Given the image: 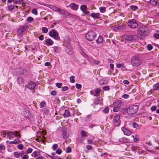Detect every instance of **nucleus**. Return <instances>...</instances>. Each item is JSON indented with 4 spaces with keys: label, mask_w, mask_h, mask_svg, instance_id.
Listing matches in <instances>:
<instances>
[{
    "label": "nucleus",
    "mask_w": 159,
    "mask_h": 159,
    "mask_svg": "<svg viewBox=\"0 0 159 159\" xmlns=\"http://www.w3.org/2000/svg\"><path fill=\"white\" fill-rule=\"evenodd\" d=\"M34 18L31 16L28 17L27 19V21L29 22H30L34 20Z\"/></svg>",
    "instance_id": "a18cd8bd"
},
{
    "label": "nucleus",
    "mask_w": 159,
    "mask_h": 159,
    "mask_svg": "<svg viewBox=\"0 0 159 159\" xmlns=\"http://www.w3.org/2000/svg\"><path fill=\"white\" fill-rule=\"evenodd\" d=\"M84 138L82 137L81 138H78L77 139V141L79 143H82L84 142Z\"/></svg>",
    "instance_id": "7c9ffc66"
},
{
    "label": "nucleus",
    "mask_w": 159,
    "mask_h": 159,
    "mask_svg": "<svg viewBox=\"0 0 159 159\" xmlns=\"http://www.w3.org/2000/svg\"><path fill=\"white\" fill-rule=\"evenodd\" d=\"M121 130L123 132L124 134L126 135L129 136L132 133V132L131 131L127 129L125 127H122L121 128Z\"/></svg>",
    "instance_id": "9b49d317"
},
{
    "label": "nucleus",
    "mask_w": 159,
    "mask_h": 159,
    "mask_svg": "<svg viewBox=\"0 0 159 159\" xmlns=\"http://www.w3.org/2000/svg\"><path fill=\"white\" fill-rule=\"evenodd\" d=\"M66 51L67 53L69 55H71L73 53L72 49L71 47H68L66 49Z\"/></svg>",
    "instance_id": "6ab92c4d"
},
{
    "label": "nucleus",
    "mask_w": 159,
    "mask_h": 159,
    "mask_svg": "<svg viewBox=\"0 0 159 159\" xmlns=\"http://www.w3.org/2000/svg\"><path fill=\"white\" fill-rule=\"evenodd\" d=\"M154 37L157 39H159V34L155 33L153 34Z\"/></svg>",
    "instance_id": "680f3d73"
},
{
    "label": "nucleus",
    "mask_w": 159,
    "mask_h": 159,
    "mask_svg": "<svg viewBox=\"0 0 159 159\" xmlns=\"http://www.w3.org/2000/svg\"><path fill=\"white\" fill-rule=\"evenodd\" d=\"M119 142L122 143H126L128 141V140L125 137L120 138L119 139Z\"/></svg>",
    "instance_id": "5701e85b"
},
{
    "label": "nucleus",
    "mask_w": 159,
    "mask_h": 159,
    "mask_svg": "<svg viewBox=\"0 0 159 159\" xmlns=\"http://www.w3.org/2000/svg\"><path fill=\"white\" fill-rule=\"evenodd\" d=\"M75 87L78 89H80L82 88V85L80 84L77 83L75 84Z\"/></svg>",
    "instance_id": "603ef678"
},
{
    "label": "nucleus",
    "mask_w": 159,
    "mask_h": 159,
    "mask_svg": "<svg viewBox=\"0 0 159 159\" xmlns=\"http://www.w3.org/2000/svg\"><path fill=\"white\" fill-rule=\"evenodd\" d=\"M61 111H62L63 112V115L65 118L69 117L70 116V112L68 110H62Z\"/></svg>",
    "instance_id": "4468645a"
},
{
    "label": "nucleus",
    "mask_w": 159,
    "mask_h": 159,
    "mask_svg": "<svg viewBox=\"0 0 159 159\" xmlns=\"http://www.w3.org/2000/svg\"><path fill=\"white\" fill-rule=\"evenodd\" d=\"M13 135L15 136L16 137H20V134L18 133L17 131L15 132H13Z\"/></svg>",
    "instance_id": "ea45409f"
},
{
    "label": "nucleus",
    "mask_w": 159,
    "mask_h": 159,
    "mask_svg": "<svg viewBox=\"0 0 159 159\" xmlns=\"http://www.w3.org/2000/svg\"><path fill=\"white\" fill-rule=\"evenodd\" d=\"M38 155V152L37 151H34L32 153V156L34 157H36Z\"/></svg>",
    "instance_id": "3c124183"
},
{
    "label": "nucleus",
    "mask_w": 159,
    "mask_h": 159,
    "mask_svg": "<svg viewBox=\"0 0 159 159\" xmlns=\"http://www.w3.org/2000/svg\"><path fill=\"white\" fill-rule=\"evenodd\" d=\"M13 132L11 131H9L7 133V135L10 139H12L14 137H13Z\"/></svg>",
    "instance_id": "aec40b11"
},
{
    "label": "nucleus",
    "mask_w": 159,
    "mask_h": 159,
    "mask_svg": "<svg viewBox=\"0 0 159 159\" xmlns=\"http://www.w3.org/2000/svg\"><path fill=\"white\" fill-rule=\"evenodd\" d=\"M142 61L139 56H134L131 59V64L134 66H138L141 64Z\"/></svg>",
    "instance_id": "f257e3e1"
},
{
    "label": "nucleus",
    "mask_w": 159,
    "mask_h": 159,
    "mask_svg": "<svg viewBox=\"0 0 159 159\" xmlns=\"http://www.w3.org/2000/svg\"><path fill=\"white\" fill-rule=\"evenodd\" d=\"M139 107L138 105H133L129 106L127 110V113L130 114H134L138 111Z\"/></svg>",
    "instance_id": "f03ea898"
},
{
    "label": "nucleus",
    "mask_w": 159,
    "mask_h": 159,
    "mask_svg": "<svg viewBox=\"0 0 159 159\" xmlns=\"http://www.w3.org/2000/svg\"><path fill=\"white\" fill-rule=\"evenodd\" d=\"M71 151V149L70 147H68L67 148L66 152L67 153H69Z\"/></svg>",
    "instance_id": "0e129e2a"
},
{
    "label": "nucleus",
    "mask_w": 159,
    "mask_h": 159,
    "mask_svg": "<svg viewBox=\"0 0 159 159\" xmlns=\"http://www.w3.org/2000/svg\"><path fill=\"white\" fill-rule=\"evenodd\" d=\"M32 13L35 15H36L38 14L37 10L35 9H34L32 10Z\"/></svg>",
    "instance_id": "5fc2aeb1"
},
{
    "label": "nucleus",
    "mask_w": 159,
    "mask_h": 159,
    "mask_svg": "<svg viewBox=\"0 0 159 159\" xmlns=\"http://www.w3.org/2000/svg\"><path fill=\"white\" fill-rule=\"evenodd\" d=\"M36 84L35 83L30 81L27 85H25V88H27L30 90L34 89L35 87Z\"/></svg>",
    "instance_id": "6e6552de"
},
{
    "label": "nucleus",
    "mask_w": 159,
    "mask_h": 159,
    "mask_svg": "<svg viewBox=\"0 0 159 159\" xmlns=\"http://www.w3.org/2000/svg\"><path fill=\"white\" fill-rule=\"evenodd\" d=\"M126 25V22H123L121 25H118L117 26V28L119 30H121L124 29L125 26Z\"/></svg>",
    "instance_id": "393cba45"
},
{
    "label": "nucleus",
    "mask_w": 159,
    "mask_h": 159,
    "mask_svg": "<svg viewBox=\"0 0 159 159\" xmlns=\"http://www.w3.org/2000/svg\"><path fill=\"white\" fill-rule=\"evenodd\" d=\"M44 42L46 45L48 46H52L54 44V42L53 41L50 39H45Z\"/></svg>",
    "instance_id": "f8f14e48"
},
{
    "label": "nucleus",
    "mask_w": 159,
    "mask_h": 159,
    "mask_svg": "<svg viewBox=\"0 0 159 159\" xmlns=\"http://www.w3.org/2000/svg\"><path fill=\"white\" fill-rule=\"evenodd\" d=\"M96 37V35L95 33L92 31H89L85 35V38L89 41H93L94 40Z\"/></svg>",
    "instance_id": "20e7f679"
},
{
    "label": "nucleus",
    "mask_w": 159,
    "mask_h": 159,
    "mask_svg": "<svg viewBox=\"0 0 159 159\" xmlns=\"http://www.w3.org/2000/svg\"><path fill=\"white\" fill-rule=\"evenodd\" d=\"M122 105V101L120 100H118L116 101L113 103L114 106H116V107H120Z\"/></svg>",
    "instance_id": "ddd939ff"
},
{
    "label": "nucleus",
    "mask_w": 159,
    "mask_h": 159,
    "mask_svg": "<svg viewBox=\"0 0 159 159\" xmlns=\"http://www.w3.org/2000/svg\"><path fill=\"white\" fill-rule=\"evenodd\" d=\"M26 28V26H21L19 27V29L17 30V34L20 35L21 34Z\"/></svg>",
    "instance_id": "9d476101"
},
{
    "label": "nucleus",
    "mask_w": 159,
    "mask_h": 159,
    "mask_svg": "<svg viewBox=\"0 0 159 159\" xmlns=\"http://www.w3.org/2000/svg\"><path fill=\"white\" fill-rule=\"evenodd\" d=\"M49 35L51 37L53 38L56 40H59L60 38L59 36L58 33L55 30H52L49 31Z\"/></svg>",
    "instance_id": "423d86ee"
},
{
    "label": "nucleus",
    "mask_w": 159,
    "mask_h": 159,
    "mask_svg": "<svg viewBox=\"0 0 159 159\" xmlns=\"http://www.w3.org/2000/svg\"><path fill=\"white\" fill-rule=\"evenodd\" d=\"M52 159H63L57 156H53L52 157Z\"/></svg>",
    "instance_id": "052dcab7"
},
{
    "label": "nucleus",
    "mask_w": 159,
    "mask_h": 159,
    "mask_svg": "<svg viewBox=\"0 0 159 159\" xmlns=\"http://www.w3.org/2000/svg\"><path fill=\"white\" fill-rule=\"evenodd\" d=\"M33 151V149L31 148H29L27 151L26 152L27 153H31Z\"/></svg>",
    "instance_id": "e2e57ef3"
},
{
    "label": "nucleus",
    "mask_w": 159,
    "mask_h": 159,
    "mask_svg": "<svg viewBox=\"0 0 159 159\" xmlns=\"http://www.w3.org/2000/svg\"><path fill=\"white\" fill-rule=\"evenodd\" d=\"M75 76H71L70 77V81L71 83H74L75 82V80L74 79Z\"/></svg>",
    "instance_id": "a19ab883"
},
{
    "label": "nucleus",
    "mask_w": 159,
    "mask_h": 159,
    "mask_svg": "<svg viewBox=\"0 0 159 159\" xmlns=\"http://www.w3.org/2000/svg\"><path fill=\"white\" fill-rule=\"evenodd\" d=\"M13 2L15 4H22L23 3V0H13Z\"/></svg>",
    "instance_id": "473e14b6"
},
{
    "label": "nucleus",
    "mask_w": 159,
    "mask_h": 159,
    "mask_svg": "<svg viewBox=\"0 0 159 159\" xmlns=\"http://www.w3.org/2000/svg\"><path fill=\"white\" fill-rule=\"evenodd\" d=\"M96 41L98 43H101L103 42V39L102 37L101 36H99L98 39L96 40Z\"/></svg>",
    "instance_id": "bb28decb"
},
{
    "label": "nucleus",
    "mask_w": 159,
    "mask_h": 159,
    "mask_svg": "<svg viewBox=\"0 0 159 159\" xmlns=\"http://www.w3.org/2000/svg\"><path fill=\"white\" fill-rule=\"evenodd\" d=\"M93 140L92 139H88L87 140V143L88 144H91L93 143Z\"/></svg>",
    "instance_id": "bf43d9fd"
},
{
    "label": "nucleus",
    "mask_w": 159,
    "mask_h": 159,
    "mask_svg": "<svg viewBox=\"0 0 159 159\" xmlns=\"http://www.w3.org/2000/svg\"><path fill=\"white\" fill-rule=\"evenodd\" d=\"M100 11L101 12L103 13L105 12L106 11V9L105 7H102L99 8Z\"/></svg>",
    "instance_id": "72a5a7b5"
},
{
    "label": "nucleus",
    "mask_w": 159,
    "mask_h": 159,
    "mask_svg": "<svg viewBox=\"0 0 159 159\" xmlns=\"http://www.w3.org/2000/svg\"><path fill=\"white\" fill-rule=\"evenodd\" d=\"M62 85V84L61 83H58L56 84V86L59 88H61Z\"/></svg>",
    "instance_id": "13d9d810"
},
{
    "label": "nucleus",
    "mask_w": 159,
    "mask_h": 159,
    "mask_svg": "<svg viewBox=\"0 0 159 159\" xmlns=\"http://www.w3.org/2000/svg\"><path fill=\"white\" fill-rule=\"evenodd\" d=\"M136 37L135 35H131L127 36L126 38V40L128 41H130L133 40Z\"/></svg>",
    "instance_id": "f3484780"
},
{
    "label": "nucleus",
    "mask_w": 159,
    "mask_h": 159,
    "mask_svg": "<svg viewBox=\"0 0 159 159\" xmlns=\"http://www.w3.org/2000/svg\"><path fill=\"white\" fill-rule=\"evenodd\" d=\"M70 6L71 7V9L76 10L78 8V5L74 3H72L70 5Z\"/></svg>",
    "instance_id": "dca6fc26"
},
{
    "label": "nucleus",
    "mask_w": 159,
    "mask_h": 159,
    "mask_svg": "<svg viewBox=\"0 0 159 159\" xmlns=\"http://www.w3.org/2000/svg\"><path fill=\"white\" fill-rule=\"evenodd\" d=\"M118 107H116V106H114V107L113 108V111L114 112H117L119 111Z\"/></svg>",
    "instance_id": "69168bd1"
},
{
    "label": "nucleus",
    "mask_w": 159,
    "mask_h": 159,
    "mask_svg": "<svg viewBox=\"0 0 159 159\" xmlns=\"http://www.w3.org/2000/svg\"><path fill=\"white\" fill-rule=\"evenodd\" d=\"M153 87L155 90H159V83L155 84Z\"/></svg>",
    "instance_id": "f704fd0d"
},
{
    "label": "nucleus",
    "mask_w": 159,
    "mask_h": 159,
    "mask_svg": "<svg viewBox=\"0 0 159 159\" xmlns=\"http://www.w3.org/2000/svg\"><path fill=\"white\" fill-rule=\"evenodd\" d=\"M127 25L130 28L135 29L138 27V23L134 19L129 20L127 22Z\"/></svg>",
    "instance_id": "39448f33"
},
{
    "label": "nucleus",
    "mask_w": 159,
    "mask_h": 159,
    "mask_svg": "<svg viewBox=\"0 0 159 159\" xmlns=\"http://www.w3.org/2000/svg\"><path fill=\"white\" fill-rule=\"evenodd\" d=\"M103 112L105 113H107L109 111V108L108 107H107L102 110Z\"/></svg>",
    "instance_id": "37998d69"
},
{
    "label": "nucleus",
    "mask_w": 159,
    "mask_h": 159,
    "mask_svg": "<svg viewBox=\"0 0 159 159\" xmlns=\"http://www.w3.org/2000/svg\"><path fill=\"white\" fill-rule=\"evenodd\" d=\"M5 149V146L2 144H0V151L4 150Z\"/></svg>",
    "instance_id": "c03bdc74"
},
{
    "label": "nucleus",
    "mask_w": 159,
    "mask_h": 159,
    "mask_svg": "<svg viewBox=\"0 0 159 159\" xmlns=\"http://www.w3.org/2000/svg\"><path fill=\"white\" fill-rule=\"evenodd\" d=\"M18 84H24V80L22 77H19L17 80Z\"/></svg>",
    "instance_id": "2eb2a0df"
},
{
    "label": "nucleus",
    "mask_w": 159,
    "mask_h": 159,
    "mask_svg": "<svg viewBox=\"0 0 159 159\" xmlns=\"http://www.w3.org/2000/svg\"><path fill=\"white\" fill-rule=\"evenodd\" d=\"M50 8L51 9L56 12H57L59 8V7L55 6H52Z\"/></svg>",
    "instance_id": "2f4dec72"
},
{
    "label": "nucleus",
    "mask_w": 159,
    "mask_h": 159,
    "mask_svg": "<svg viewBox=\"0 0 159 159\" xmlns=\"http://www.w3.org/2000/svg\"><path fill=\"white\" fill-rule=\"evenodd\" d=\"M100 90L99 89H97L95 91V93L97 95H99Z\"/></svg>",
    "instance_id": "de8ad7c7"
},
{
    "label": "nucleus",
    "mask_w": 159,
    "mask_h": 159,
    "mask_svg": "<svg viewBox=\"0 0 159 159\" xmlns=\"http://www.w3.org/2000/svg\"><path fill=\"white\" fill-rule=\"evenodd\" d=\"M129 96L127 94H124L122 96V97L124 99H127L129 98Z\"/></svg>",
    "instance_id": "6e6d98bb"
},
{
    "label": "nucleus",
    "mask_w": 159,
    "mask_h": 159,
    "mask_svg": "<svg viewBox=\"0 0 159 159\" xmlns=\"http://www.w3.org/2000/svg\"><path fill=\"white\" fill-rule=\"evenodd\" d=\"M58 147V145L57 144H54L52 147V148L53 150H55Z\"/></svg>",
    "instance_id": "49530a36"
},
{
    "label": "nucleus",
    "mask_w": 159,
    "mask_h": 159,
    "mask_svg": "<svg viewBox=\"0 0 159 159\" xmlns=\"http://www.w3.org/2000/svg\"><path fill=\"white\" fill-rule=\"evenodd\" d=\"M112 123L115 126H119L120 123V115L119 114L115 115L113 118Z\"/></svg>",
    "instance_id": "0eeeda50"
},
{
    "label": "nucleus",
    "mask_w": 159,
    "mask_h": 159,
    "mask_svg": "<svg viewBox=\"0 0 159 159\" xmlns=\"http://www.w3.org/2000/svg\"><path fill=\"white\" fill-rule=\"evenodd\" d=\"M80 9L81 11H85V10H87V7L85 5H82L80 6Z\"/></svg>",
    "instance_id": "c85d7f7f"
},
{
    "label": "nucleus",
    "mask_w": 159,
    "mask_h": 159,
    "mask_svg": "<svg viewBox=\"0 0 159 159\" xmlns=\"http://www.w3.org/2000/svg\"><path fill=\"white\" fill-rule=\"evenodd\" d=\"M18 148L20 150H22L23 148V146L22 144H20L18 146Z\"/></svg>",
    "instance_id": "338daca9"
},
{
    "label": "nucleus",
    "mask_w": 159,
    "mask_h": 159,
    "mask_svg": "<svg viewBox=\"0 0 159 159\" xmlns=\"http://www.w3.org/2000/svg\"><path fill=\"white\" fill-rule=\"evenodd\" d=\"M45 101H43L41 102L40 104V107L41 108H42L43 107H44L45 105Z\"/></svg>",
    "instance_id": "79ce46f5"
},
{
    "label": "nucleus",
    "mask_w": 159,
    "mask_h": 159,
    "mask_svg": "<svg viewBox=\"0 0 159 159\" xmlns=\"http://www.w3.org/2000/svg\"><path fill=\"white\" fill-rule=\"evenodd\" d=\"M99 84L101 85H104L107 84V82L104 80H99Z\"/></svg>",
    "instance_id": "a878e982"
},
{
    "label": "nucleus",
    "mask_w": 159,
    "mask_h": 159,
    "mask_svg": "<svg viewBox=\"0 0 159 159\" xmlns=\"http://www.w3.org/2000/svg\"><path fill=\"white\" fill-rule=\"evenodd\" d=\"M102 89L104 91H109L110 89V87L108 86H106L102 87Z\"/></svg>",
    "instance_id": "4c0bfd02"
},
{
    "label": "nucleus",
    "mask_w": 159,
    "mask_h": 159,
    "mask_svg": "<svg viewBox=\"0 0 159 159\" xmlns=\"http://www.w3.org/2000/svg\"><path fill=\"white\" fill-rule=\"evenodd\" d=\"M80 115L81 113L78 111V110H77L73 113V116H75V115L79 116Z\"/></svg>",
    "instance_id": "e433bc0d"
},
{
    "label": "nucleus",
    "mask_w": 159,
    "mask_h": 159,
    "mask_svg": "<svg viewBox=\"0 0 159 159\" xmlns=\"http://www.w3.org/2000/svg\"><path fill=\"white\" fill-rule=\"evenodd\" d=\"M90 16L94 19H100L101 18V15L99 13H93L91 14Z\"/></svg>",
    "instance_id": "1a4fd4ad"
},
{
    "label": "nucleus",
    "mask_w": 159,
    "mask_h": 159,
    "mask_svg": "<svg viewBox=\"0 0 159 159\" xmlns=\"http://www.w3.org/2000/svg\"><path fill=\"white\" fill-rule=\"evenodd\" d=\"M17 73L18 74H20L22 75H25L27 73V71L22 69H20L18 71Z\"/></svg>",
    "instance_id": "a211bd4d"
},
{
    "label": "nucleus",
    "mask_w": 159,
    "mask_h": 159,
    "mask_svg": "<svg viewBox=\"0 0 159 159\" xmlns=\"http://www.w3.org/2000/svg\"><path fill=\"white\" fill-rule=\"evenodd\" d=\"M42 135H41L40 137H39V138H37L35 139V140L36 141H37L38 142H41L43 143L44 142V137L43 135V134H42Z\"/></svg>",
    "instance_id": "b1692460"
},
{
    "label": "nucleus",
    "mask_w": 159,
    "mask_h": 159,
    "mask_svg": "<svg viewBox=\"0 0 159 159\" xmlns=\"http://www.w3.org/2000/svg\"><path fill=\"white\" fill-rule=\"evenodd\" d=\"M147 48L149 50H151L153 48V46L150 44H148L147 46Z\"/></svg>",
    "instance_id": "8fccbe9b"
},
{
    "label": "nucleus",
    "mask_w": 159,
    "mask_h": 159,
    "mask_svg": "<svg viewBox=\"0 0 159 159\" xmlns=\"http://www.w3.org/2000/svg\"><path fill=\"white\" fill-rule=\"evenodd\" d=\"M29 156L27 155H24L22 157V159H28Z\"/></svg>",
    "instance_id": "774afa93"
},
{
    "label": "nucleus",
    "mask_w": 159,
    "mask_h": 159,
    "mask_svg": "<svg viewBox=\"0 0 159 159\" xmlns=\"http://www.w3.org/2000/svg\"><path fill=\"white\" fill-rule=\"evenodd\" d=\"M41 30L42 32L44 33H47L48 31V29L46 27H43Z\"/></svg>",
    "instance_id": "c9c22d12"
},
{
    "label": "nucleus",
    "mask_w": 159,
    "mask_h": 159,
    "mask_svg": "<svg viewBox=\"0 0 159 159\" xmlns=\"http://www.w3.org/2000/svg\"><path fill=\"white\" fill-rule=\"evenodd\" d=\"M57 12L61 15H63L65 14L67 11L63 9L59 8Z\"/></svg>",
    "instance_id": "412c9836"
},
{
    "label": "nucleus",
    "mask_w": 159,
    "mask_h": 159,
    "mask_svg": "<svg viewBox=\"0 0 159 159\" xmlns=\"http://www.w3.org/2000/svg\"><path fill=\"white\" fill-rule=\"evenodd\" d=\"M148 29L143 27H139L138 30V35L139 36L142 37L147 35L148 32Z\"/></svg>",
    "instance_id": "7ed1b4c3"
},
{
    "label": "nucleus",
    "mask_w": 159,
    "mask_h": 159,
    "mask_svg": "<svg viewBox=\"0 0 159 159\" xmlns=\"http://www.w3.org/2000/svg\"><path fill=\"white\" fill-rule=\"evenodd\" d=\"M14 155L15 157L18 158L20 157V154L18 152H14Z\"/></svg>",
    "instance_id": "09e8293b"
},
{
    "label": "nucleus",
    "mask_w": 159,
    "mask_h": 159,
    "mask_svg": "<svg viewBox=\"0 0 159 159\" xmlns=\"http://www.w3.org/2000/svg\"><path fill=\"white\" fill-rule=\"evenodd\" d=\"M131 125L133 126V128H136V129H138L140 128L139 125H138L137 123H131Z\"/></svg>",
    "instance_id": "cd10ccee"
},
{
    "label": "nucleus",
    "mask_w": 159,
    "mask_h": 159,
    "mask_svg": "<svg viewBox=\"0 0 159 159\" xmlns=\"http://www.w3.org/2000/svg\"><path fill=\"white\" fill-rule=\"evenodd\" d=\"M56 153L58 154H60L62 153V151L60 149H58L57 150L56 152Z\"/></svg>",
    "instance_id": "4d7b16f0"
},
{
    "label": "nucleus",
    "mask_w": 159,
    "mask_h": 159,
    "mask_svg": "<svg viewBox=\"0 0 159 159\" xmlns=\"http://www.w3.org/2000/svg\"><path fill=\"white\" fill-rule=\"evenodd\" d=\"M15 6L11 4L9 5L8 7V8L9 10L11 11L15 8Z\"/></svg>",
    "instance_id": "58836bf2"
},
{
    "label": "nucleus",
    "mask_w": 159,
    "mask_h": 159,
    "mask_svg": "<svg viewBox=\"0 0 159 159\" xmlns=\"http://www.w3.org/2000/svg\"><path fill=\"white\" fill-rule=\"evenodd\" d=\"M130 8L132 11H135L138 9V7L136 6L131 5L129 6Z\"/></svg>",
    "instance_id": "c756f323"
},
{
    "label": "nucleus",
    "mask_w": 159,
    "mask_h": 159,
    "mask_svg": "<svg viewBox=\"0 0 159 159\" xmlns=\"http://www.w3.org/2000/svg\"><path fill=\"white\" fill-rule=\"evenodd\" d=\"M81 134L82 137L84 139L85 138L87 137L88 136V133L84 130H82L81 131Z\"/></svg>",
    "instance_id": "4be33fe9"
},
{
    "label": "nucleus",
    "mask_w": 159,
    "mask_h": 159,
    "mask_svg": "<svg viewBox=\"0 0 159 159\" xmlns=\"http://www.w3.org/2000/svg\"><path fill=\"white\" fill-rule=\"evenodd\" d=\"M93 63H94L95 65H98L100 63V62L98 60H93Z\"/></svg>",
    "instance_id": "864d4df0"
}]
</instances>
